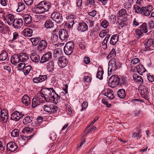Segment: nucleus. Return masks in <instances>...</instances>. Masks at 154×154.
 Instances as JSON below:
<instances>
[{"mask_svg":"<svg viewBox=\"0 0 154 154\" xmlns=\"http://www.w3.org/2000/svg\"><path fill=\"white\" fill-rule=\"evenodd\" d=\"M44 95L51 102L57 104L60 101V97L52 88H46L42 90Z\"/></svg>","mask_w":154,"mask_h":154,"instance_id":"f257e3e1","label":"nucleus"},{"mask_svg":"<svg viewBox=\"0 0 154 154\" xmlns=\"http://www.w3.org/2000/svg\"><path fill=\"white\" fill-rule=\"evenodd\" d=\"M52 5L50 3L43 1L35 5L32 9V11L38 14L43 13L48 11L52 7Z\"/></svg>","mask_w":154,"mask_h":154,"instance_id":"f03ea898","label":"nucleus"},{"mask_svg":"<svg viewBox=\"0 0 154 154\" xmlns=\"http://www.w3.org/2000/svg\"><path fill=\"white\" fill-rule=\"evenodd\" d=\"M122 64L118 60L114 59H111L109 61L108 68V74L110 75L112 71H115L119 68Z\"/></svg>","mask_w":154,"mask_h":154,"instance_id":"7ed1b4c3","label":"nucleus"},{"mask_svg":"<svg viewBox=\"0 0 154 154\" xmlns=\"http://www.w3.org/2000/svg\"><path fill=\"white\" fill-rule=\"evenodd\" d=\"M74 48V44L71 41L66 43L64 48V53L67 55H71Z\"/></svg>","mask_w":154,"mask_h":154,"instance_id":"20e7f679","label":"nucleus"},{"mask_svg":"<svg viewBox=\"0 0 154 154\" xmlns=\"http://www.w3.org/2000/svg\"><path fill=\"white\" fill-rule=\"evenodd\" d=\"M120 81L119 77L116 75H112L109 78V83L110 84L111 83V87L115 88L119 85Z\"/></svg>","mask_w":154,"mask_h":154,"instance_id":"39448f33","label":"nucleus"},{"mask_svg":"<svg viewBox=\"0 0 154 154\" xmlns=\"http://www.w3.org/2000/svg\"><path fill=\"white\" fill-rule=\"evenodd\" d=\"M43 108L45 111L50 114L55 113L58 110L57 107L53 104L45 105L43 107Z\"/></svg>","mask_w":154,"mask_h":154,"instance_id":"423d86ee","label":"nucleus"},{"mask_svg":"<svg viewBox=\"0 0 154 154\" xmlns=\"http://www.w3.org/2000/svg\"><path fill=\"white\" fill-rule=\"evenodd\" d=\"M51 18L58 23H61L63 22L62 14L58 12H53L51 14Z\"/></svg>","mask_w":154,"mask_h":154,"instance_id":"0eeeda50","label":"nucleus"},{"mask_svg":"<svg viewBox=\"0 0 154 154\" xmlns=\"http://www.w3.org/2000/svg\"><path fill=\"white\" fill-rule=\"evenodd\" d=\"M139 91L142 97L146 100L149 99V94L148 92V89L146 87L139 88Z\"/></svg>","mask_w":154,"mask_h":154,"instance_id":"6e6552de","label":"nucleus"},{"mask_svg":"<svg viewBox=\"0 0 154 154\" xmlns=\"http://www.w3.org/2000/svg\"><path fill=\"white\" fill-rule=\"evenodd\" d=\"M154 41L152 39H149L147 42L144 44L145 48L143 49L144 51L152 50L154 49Z\"/></svg>","mask_w":154,"mask_h":154,"instance_id":"1a4fd4ad","label":"nucleus"},{"mask_svg":"<svg viewBox=\"0 0 154 154\" xmlns=\"http://www.w3.org/2000/svg\"><path fill=\"white\" fill-rule=\"evenodd\" d=\"M152 7L151 5L142 7L141 8L142 14L146 16H149L152 10Z\"/></svg>","mask_w":154,"mask_h":154,"instance_id":"9d476101","label":"nucleus"},{"mask_svg":"<svg viewBox=\"0 0 154 154\" xmlns=\"http://www.w3.org/2000/svg\"><path fill=\"white\" fill-rule=\"evenodd\" d=\"M68 60L64 56L59 57L58 59V64L60 68H64L66 66Z\"/></svg>","mask_w":154,"mask_h":154,"instance_id":"9b49d317","label":"nucleus"},{"mask_svg":"<svg viewBox=\"0 0 154 154\" xmlns=\"http://www.w3.org/2000/svg\"><path fill=\"white\" fill-rule=\"evenodd\" d=\"M102 93L110 99H113L115 97L113 92L111 89H105L102 91Z\"/></svg>","mask_w":154,"mask_h":154,"instance_id":"f8f14e48","label":"nucleus"},{"mask_svg":"<svg viewBox=\"0 0 154 154\" xmlns=\"http://www.w3.org/2000/svg\"><path fill=\"white\" fill-rule=\"evenodd\" d=\"M59 38L62 41H67L69 37V35L67 31L64 29H61L59 32Z\"/></svg>","mask_w":154,"mask_h":154,"instance_id":"ddd939ff","label":"nucleus"},{"mask_svg":"<svg viewBox=\"0 0 154 154\" xmlns=\"http://www.w3.org/2000/svg\"><path fill=\"white\" fill-rule=\"evenodd\" d=\"M87 24L85 22H82L78 23L77 26V29L78 31L84 32L86 31L88 29Z\"/></svg>","mask_w":154,"mask_h":154,"instance_id":"4468645a","label":"nucleus"},{"mask_svg":"<svg viewBox=\"0 0 154 154\" xmlns=\"http://www.w3.org/2000/svg\"><path fill=\"white\" fill-rule=\"evenodd\" d=\"M12 24L15 29H20L23 25V20L21 18L15 19L14 20Z\"/></svg>","mask_w":154,"mask_h":154,"instance_id":"2eb2a0df","label":"nucleus"},{"mask_svg":"<svg viewBox=\"0 0 154 154\" xmlns=\"http://www.w3.org/2000/svg\"><path fill=\"white\" fill-rule=\"evenodd\" d=\"M48 79V76L46 75H40L38 77L34 78L32 79L33 82L35 83H38L42 82Z\"/></svg>","mask_w":154,"mask_h":154,"instance_id":"dca6fc26","label":"nucleus"},{"mask_svg":"<svg viewBox=\"0 0 154 154\" xmlns=\"http://www.w3.org/2000/svg\"><path fill=\"white\" fill-rule=\"evenodd\" d=\"M24 115L22 112H19L17 111L14 112L11 115V118L14 120L17 121L19 120Z\"/></svg>","mask_w":154,"mask_h":154,"instance_id":"f3484780","label":"nucleus"},{"mask_svg":"<svg viewBox=\"0 0 154 154\" xmlns=\"http://www.w3.org/2000/svg\"><path fill=\"white\" fill-rule=\"evenodd\" d=\"M51 54L50 52H47L41 57L40 63H44L48 61L51 58Z\"/></svg>","mask_w":154,"mask_h":154,"instance_id":"a211bd4d","label":"nucleus"},{"mask_svg":"<svg viewBox=\"0 0 154 154\" xmlns=\"http://www.w3.org/2000/svg\"><path fill=\"white\" fill-rule=\"evenodd\" d=\"M127 14L125 10L122 9L120 10L118 13V17H122L121 19L123 21H126L127 20Z\"/></svg>","mask_w":154,"mask_h":154,"instance_id":"6ab92c4d","label":"nucleus"},{"mask_svg":"<svg viewBox=\"0 0 154 154\" xmlns=\"http://www.w3.org/2000/svg\"><path fill=\"white\" fill-rule=\"evenodd\" d=\"M6 146L7 149L12 152L15 151L18 147L16 143L13 142L8 143Z\"/></svg>","mask_w":154,"mask_h":154,"instance_id":"aec40b11","label":"nucleus"},{"mask_svg":"<svg viewBox=\"0 0 154 154\" xmlns=\"http://www.w3.org/2000/svg\"><path fill=\"white\" fill-rule=\"evenodd\" d=\"M14 19V17L13 15L9 14L6 16L4 20L5 21V22H7L8 25H11L13 24Z\"/></svg>","mask_w":154,"mask_h":154,"instance_id":"412c9836","label":"nucleus"},{"mask_svg":"<svg viewBox=\"0 0 154 154\" xmlns=\"http://www.w3.org/2000/svg\"><path fill=\"white\" fill-rule=\"evenodd\" d=\"M133 79L135 82L141 85L143 83V81L142 77L137 74H134L133 76Z\"/></svg>","mask_w":154,"mask_h":154,"instance_id":"4be33fe9","label":"nucleus"},{"mask_svg":"<svg viewBox=\"0 0 154 154\" xmlns=\"http://www.w3.org/2000/svg\"><path fill=\"white\" fill-rule=\"evenodd\" d=\"M47 45V43L45 40H42L40 42L38 46V49L39 51H42L45 49Z\"/></svg>","mask_w":154,"mask_h":154,"instance_id":"5701e85b","label":"nucleus"},{"mask_svg":"<svg viewBox=\"0 0 154 154\" xmlns=\"http://www.w3.org/2000/svg\"><path fill=\"white\" fill-rule=\"evenodd\" d=\"M19 54H14L11 56V62L13 64L15 65L20 61Z\"/></svg>","mask_w":154,"mask_h":154,"instance_id":"b1692460","label":"nucleus"},{"mask_svg":"<svg viewBox=\"0 0 154 154\" xmlns=\"http://www.w3.org/2000/svg\"><path fill=\"white\" fill-rule=\"evenodd\" d=\"M30 57L32 61L35 63L38 62L40 61V57L39 55L36 54L35 53H33L31 54Z\"/></svg>","mask_w":154,"mask_h":154,"instance_id":"393cba45","label":"nucleus"},{"mask_svg":"<svg viewBox=\"0 0 154 154\" xmlns=\"http://www.w3.org/2000/svg\"><path fill=\"white\" fill-rule=\"evenodd\" d=\"M38 102L40 104L41 103H44L45 100L46 102H49L50 101L48 100V99L45 95H44V93H42L41 95L38 96L36 97Z\"/></svg>","mask_w":154,"mask_h":154,"instance_id":"a878e982","label":"nucleus"},{"mask_svg":"<svg viewBox=\"0 0 154 154\" xmlns=\"http://www.w3.org/2000/svg\"><path fill=\"white\" fill-rule=\"evenodd\" d=\"M46 69L47 70L50 72L53 71L54 70V63L51 60L48 62L46 64Z\"/></svg>","mask_w":154,"mask_h":154,"instance_id":"bb28decb","label":"nucleus"},{"mask_svg":"<svg viewBox=\"0 0 154 154\" xmlns=\"http://www.w3.org/2000/svg\"><path fill=\"white\" fill-rule=\"evenodd\" d=\"M22 102L26 106H29L30 104V99L27 95H24L22 99Z\"/></svg>","mask_w":154,"mask_h":154,"instance_id":"cd10ccee","label":"nucleus"},{"mask_svg":"<svg viewBox=\"0 0 154 154\" xmlns=\"http://www.w3.org/2000/svg\"><path fill=\"white\" fill-rule=\"evenodd\" d=\"M117 94L118 97L122 99L125 98L126 96L125 91L123 89L118 90L117 92Z\"/></svg>","mask_w":154,"mask_h":154,"instance_id":"c85d7f7f","label":"nucleus"},{"mask_svg":"<svg viewBox=\"0 0 154 154\" xmlns=\"http://www.w3.org/2000/svg\"><path fill=\"white\" fill-rule=\"evenodd\" d=\"M119 35H113L111 37L110 41V43L112 45H114L116 42L118 41L119 39Z\"/></svg>","mask_w":154,"mask_h":154,"instance_id":"c756f323","label":"nucleus"},{"mask_svg":"<svg viewBox=\"0 0 154 154\" xmlns=\"http://www.w3.org/2000/svg\"><path fill=\"white\" fill-rule=\"evenodd\" d=\"M20 61L24 62L29 59V56L27 54L24 53H21L19 54Z\"/></svg>","mask_w":154,"mask_h":154,"instance_id":"7c9ffc66","label":"nucleus"},{"mask_svg":"<svg viewBox=\"0 0 154 154\" xmlns=\"http://www.w3.org/2000/svg\"><path fill=\"white\" fill-rule=\"evenodd\" d=\"M23 18L25 23L26 24L30 23L32 21V17L29 14H25L23 16Z\"/></svg>","mask_w":154,"mask_h":154,"instance_id":"2f4dec72","label":"nucleus"},{"mask_svg":"<svg viewBox=\"0 0 154 154\" xmlns=\"http://www.w3.org/2000/svg\"><path fill=\"white\" fill-rule=\"evenodd\" d=\"M32 30L29 28L25 29L23 32V35L26 36H31L32 35Z\"/></svg>","mask_w":154,"mask_h":154,"instance_id":"473e14b6","label":"nucleus"},{"mask_svg":"<svg viewBox=\"0 0 154 154\" xmlns=\"http://www.w3.org/2000/svg\"><path fill=\"white\" fill-rule=\"evenodd\" d=\"M8 57V54L5 51H3L0 54V60L4 61L6 60Z\"/></svg>","mask_w":154,"mask_h":154,"instance_id":"72a5a7b5","label":"nucleus"},{"mask_svg":"<svg viewBox=\"0 0 154 154\" xmlns=\"http://www.w3.org/2000/svg\"><path fill=\"white\" fill-rule=\"evenodd\" d=\"M140 29L144 33H147L148 31L147 23H143L140 26Z\"/></svg>","mask_w":154,"mask_h":154,"instance_id":"f704fd0d","label":"nucleus"},{"mask_svg":"<svg viewBox=\"0 0 154 154\" xmlns=\"http://www.w3.org/2000/svg\"><path fill=\"white\" fill-rule=\"evenodd\" d=\"M32 67L30 65H26L22 70L25 75H27L30 72L31 70Z\"/></svg>","mask_w":154,"mask_h":154,"instance_id":"c9c22d12","label":"nucleus"},{"mask_svg":"<svg viewBox=\"0 0 154 154\" xmlns=\"http://www.w3.org/2000/svg\"><path fill=\"white\" fill-rule=\"evenodd\" d=\"M33 119V118L32 117H30L29 116H27L25 117L23 121V124L26 125L30 123L32 121Z\"/></svg>","mask_w":154,"mask_h":154,"instance_id":"e433bc0d","label":"nucleus"},{"mask_svg":"<svg viewBox=\"0 0 154 154\" xmlns=\"http://www.w3.org/2000/svg\"><path fill=\"white\" fill-rule=\"evenodd\" d=\"M137 72L140 74V72L143 73L145 72L146 70L143 65L140 64L138 65L136 67Z\"/></svg>","mask_w":154,"mask_h":154,"instance_id":"4c0bfd02","label":"nucleus"},{"mask_svg":"<svg viewBox=\"0 0 154 154\" xmlns=\"http://www.w3.org/2000/svg\"><path fill=\"white\" fill-rule=\"evenodd\" d=\"M18 7L17 9V11L18 12H20L24 10L25 8V5L23 2L18 3Z\"/></svg>","mask_w":154,"mask_h":154,"instance_id":"58836bf2","label":"nucleus"},{"mask_svg":"<svg viewBox=\"0 0 154 154\" xmlns=\"http://www.w3.org/2000/svg\"><path fill=\"white\" fill-rule=\"evenodd\" d=\"M45 26L47 29L52 28L54 26L53 23L51 21L48 20L46 21L45 24Z\"/></svg>","mask_w":154,"mask_h":154,"instance_id":"ea45409f","label":"nucleus"},{"mask_svg":"<svg viewBox=\"0 0 154 154\" xmlns=\"http://www.w3.org/2000/svg\"><path fill=\"white\" fill-rule=\"evenodd\" d=\"M11 136L14 137H17L19 135V131L17 129H15L10 132Z\"/></svg>","mask_w":154,"mask_h":154,"instance_id":"a19ab883","label":"nucleus"},{"mask_svg":"<svg viewBox=\"0 0 154 154\" xmlns=\"http://www.w3.org/2000/svg\"><path fill=\"white\" fill-rule=\"evenodd\" d=\"M40 104L38 101L36 97L33 98L32 105V107L35 108L38 105H39Z\"/></svg>","mask_w":154,"mask_h":154,"instance_id":"79ce46f5","label":"nucleus"},{"mask_svg":"<svg viewBox=\"0 0 154 154\" xmlns=\"http://www.w3.org/2000/svg\"><path fill=\"white\" fill-rule=\"evenodd\" d=\"M40 40L39 38H31V41L32 42L33 45L34 46H36L38 44Z\"/></svg>","mask_w":154,"mask_h":154,"instance_id":"37998d69","label":"nucleus"},{"mask_svg":"<svg viewBox=\"0 0 154 154\" xmlns=\"http://www.w3.org/2000/svg\"><path fill=\"white\" fill-rule=\"evenodd\" d=\"M135 33L138 38H140L143 35V32L140 29H137L135 30Z\"/></svg>","mask_w":154,"mask_h":154,"instance_id":"c03bdc74","label":"nucleus"},{"mask_svg":"<svg viewBox=\"0 0 154 154\" xmlns=\"http://www.w3.org/2000/svg\"><path fill=\"white\" fill-rule=\"evenodd\" d=\"M93 18L88 17L86 21L87 23L89 24V26L92 27L94 26V21Z\"/></svg>","mask_w":154,"mask_h":154,"instance_id":"a18cd8bd","label":"nucleus"},{"mask_svg":"<svg viewBox=\"0 0 154 154\" xmlns=\"http://www.w3.org/2000/svg\"><path fill=\"white\" fill-rule=\"evenodd\" d=\"M58 36L56 34H53L51 38V41L53 43H55L58 40Z\"/></svg>","mask_w":154,"mask_h":154,"instance_id":"49530a36","label":"nucleus"},{"mask_svg":"<svg viewBox=\"0 0 154 154\" xmlns=\"http://www.w3.org/2000/svg\"><path fill=\"white\" fill-rule=\"evenodd\" d=\"M116 55V51L113 48L109 54L107 56V58H110L111 57H114Z\"/></svg>","mask_w":154,"mask_h":154,"instance_id":"de8ad7c7","label":"nucleus"},{"mask_svg":"<svg viewBox=\"0 0 154 154\" xmlns=\"http://www.w3.org/2000/svg\"><path fill=\"white\" fill-rule=\"evenodd\" d=\"M124 8L128 10H130L132 7L131 3L129 2H126L124 4Z\"/></svg>","mask_w":154,"mask_h":154,"instance_id":"09e8293b","label":"nucleus"},{"mask_svg":"<svg viewBox=\"0 0 154 154\" xmlns=\"http://www.w3.org/2000/svg\"><path fill=\"white\" fill-rule=\"evenodd\" d=\"M104 72L102 70L99 71L97 74V78L100 79H102L103 78V75Z\"/></svg>","mask_w":154,"mask_h":154,"instance_id":"8fccbe9b","label":"nucleus"},{"mask_svg":"<svg viewBox=\"0 0 154 154\" xmlns=\"http://www.w3.org/2000/svg\"><path fill=\"white\" fill-rule=\"evenodd\" d=\"M116 17L115 15L111 14L109 18L110 22L112 24H114L116 21Z\"/></svg>","mask_w":154,"mask_h":154,"instance_id":"3c124183","label":"nucleus"},{"mask_svg":"<svg viewBox=\"0 0 154 154\" xmlns=\"http://www.w3.org/2000/svg\"><path fill=\"white\" fill-rule=\"evenodd\" d=\"M26 65L24 63H19L17 66V69L19 70H23Z\"/></svg>","mask_w":154,"mask_h":154,"instance_id":"603ef678","label":"nucleus"},{"mask_svg":"<svg viewBox=\"0 0 154 154\" xmlns=\"http://www.w3.org/2000/svg\"><path fill=\"white\" fill-rule=\"evenodd\" d=\"M140 62L139 59L137 58H134L131 61V65H135L139 63Z\"/></svg>","mask_w":154,"mask_h":154,"instance_id":"864d4df0","label":"nucleus"},{"mask_svg":"<svg viewBox=\"0 0 154 154\" xmlns=\"http://www.w3.org/2000/svg\"><path fill=\"white\" fill-rule=\"evenodd\" d=\"M134 8L136 13L141 14V8H140L137 5H134Z\"/></svg>","mask_w":154,"mask_h":154,"instance_id":"5fc2aeb1","label":"nucleus"},{"mask_svg":"<svg viewBox=\"0 0 154 154\" xmlns=\"http://www.w3.org/2000/svg\"><path fill=\"white\" fill-rule=\"evenodd\" d=\"M121 21L120 22L118 21L119 23V24L118 25V27L119 29H121L124 27L125 25V21H123L122 20V19H121Z\"/></svg>","mask_w":154,"mask_h":154,"instance_id":"6e6d98bb","label":"nucleus"},{"mask_svg":"<svg viewBox=\"0 0 154 154\" xmlns=\"http://www.w3.org/2000/svg\"><path fill=\"white\" fill-rule=\"evenodd\" d=\"M101 26L104 28H106L109 25V23L106 20H105L102 22Z\"/></svg>","mask_w":154,"mask_h":154,"instance_id":"4d7b16f0","label":"nucleus"},{"mask_svg":"<svg viewBox=\"0 0 154 154\" xmlns=\"http://www.w3.org/2000/svg\"><path fill=\"white\" fill-rule=\"evenodd\" d=\"M104 104L106 105V106L107 107H109L111 106V104L109 103H108L106 100L105 99H102L101 101Z\"/></svg>","mask_w":154,"mask_h":154,"instance_id":"13d9d810","label":"nucleus"},{"mask_svg":"<svg viewBox=\"0 0 154 154\" xmlns=\"http://www.w3.org/2000/svg\"><path fill=\"white\" fill-rule=\"evenodd\" d=\"M121 81L122 83L126 85L128 83V79L126 77L122 76L121 78Z\"/></svg>","mask_w":154,"mask_h":154,"instance_id":"bf43d9fd","label":"nucleus"},{"mask_svg":"<svg viewBox=\"0 0 154 154\" xmlns=\"http://www.w3.org/2000/svg\"><path fill=\"white\" fill-rule=\"evenodd\" d=\"M91 79L90 77L88 76H85L83 78V81L85 82H90L91 81Z\"/></svg>","mask_w":154,"mask_h":154,"instance_id":"052dcab7","label":"nucleus"},{"mask_svg":"<svg viewBox=\"0 0 154 154\" xmlns=\"http://www.w3.org/2000/svg\"><path fill=\"white\" fill-rule=\"evenodd\" d=\"M13 37L12 40L13 41L16 39L19 36V35L18 32H15L13 33Z\"/></svg>","mask_w":154,"mask_h":154,"instance_id":"680f3d73","label":"nucleus"},{"mask_svg":"<svg viewBox=\"0 0 154 154\" xmlns=\"http://www.w3.org/2000/svg\"><path fill=\"white\" fill-rule=\"evenodd\" d=\"M88 106V103L86 101L84 102L83 103L82 105V109H81V111H82L84 109H86Z\"/></svg>","mask_w":154,"mask_h":154,"instance_id":"e2e57ef3","label":"nucleus"},{"mask_svg":"<svg viewBox=\"0 0 154 154\" xmlns=\"http://www.w3.org/2000/svg\"><path fill=\"white\" fill-rule=\"evenodd\" d=\"M105 30H103L100 32L99 35L100 37L103 38L106 35V32Z\"/></svg>","mask_w":154,"mask_h":154,"instance_id":"0e129e2a","label":"nucleus"},{"mask_svg":"<svg viewBox=\"0 0 154 154\" xmlns=\"http://www.w3.org/2000/svg\"><path fill=\"white\" fill-rule=\"evenodd\" d=\"M30 131V128L28 127H26L23 128L22 131V132L23 133H28Z\"/></svg>","mask_w":154,"mask_h":154,"instance_id":"69168bd1","label":"nucleus"},{"mask_svg":"<svg viewBox=\"0 0 154 154\" xmlns=\"http://www.w3.org/2000/svg\"><path fill=\"white\" fill-rule=\"evenodd\" d=\"M147 79L148 80L151 82L154 81V76L150 75H147Z\"/></svg>","mask_w":154,"mask_h":154,"instance_id":"338daca9","label":"nucleus"},{"mask_svg":"<svg viewBox=\"0 0 154 154\" xmlns=\"http://www.w3.org/2000/svg\"><path fill=\"white\" fill-rule=\"evenodd\" d=\"M149 27L150 29H152L154 27V22L152 20H150L148 22Z\"/></svg>","mask_w":154,"mask_h":154,"instance_id":"774afa93","label":"nucleus"}]
</instances>
